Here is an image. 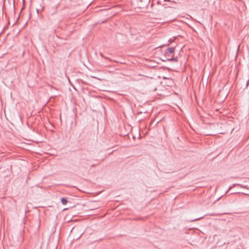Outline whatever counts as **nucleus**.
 Instances as JSON below:
<instances>
[{
  "instance_id": "nucleus-1",
  "label": "nucleus",
  "mask_w": 249,
  "mask_h": 249,
  "mask_svg": "<svg viewBox=\"0 0 249 249\" xmlns=\"http://www.w3.org/2000/svg\"><path fill=\"white\" fill-rule=\"evenodd\" d=\"M175 51V48L174 47H170L167 49L166 50V53H172Z\"/></svg>"
},
{
  "instance_id": "nucleus-2",
  "label": "nucleus",
  "mask_w": 249,
  "mask_h": 249,
  "mask_svg": "<svg viewBox=\"0 0 249 249\" xmlns=\"http://www.w3.org/2000/svg\"><path fill=\"white\" fill-rule=\"evenodd\" d=\"M61 201L63 205H66L67 203V199L66 198L62 197L61 199Z\"/></svg>"
},
{
  "instance_id": "nucleus-3",
  "label": "nucleus",
  "mask_w": 249,
  "mask_h": 249,
  "mask_svg": "<svg viewBox=\"0 0 249 249\" xmlns=\"http://www.w3.org/2000/svg\"><path fill=\"white\" fill-rule=\"evenodd\" d=\"M168 60L171 62H177L178 61L177 57H172L170 59H168Z\"/></svg>"
},
{
  "instance_id": "nucleus-4",
  "label": "nucleus",
  "mask_w": 249,
  "mask_h": 249,
  "mask_svg": "<svg viewBox=\"0 0 249 249\" xmlns=\"http://www.w3.org/2000/svg\"><path fill=\"white\" fill-rule=\"evenodd\" d=\"M57 13V9H56L55 10V11L52 15H53V14H56Z\"/></svg>"
},
{
  "instance_id": "nucleus-5",
  "label": "nucleus",
  "mask_w": 249,
  "mask_h": 249,
  "mask_svg": "<svg viewBox=\"0 0 249 249\" xmlns=\"http://www.w3.org/2000/svg\"><path fill=\"white\" fill-rule=\"evenodd\" d=\"M236 185H237V186H240V187H243L242 185H241V184H237Z\"/></svg>"
},
{
  "instance_id": "nucleus-6",
  "label": "nucleus",
  "mask_w": 249,
  "mask_h": 249,
  "mask_svg": "<svg viewBox=\"0 0 249 249\" xmlns=\"http://www.w3.org/2000/svg\"><path fill=\"white\" fill-rule=\"evenodd\" d=\"M4 115H5V117H7V116H6V110H4Z\"/></svg>"
},
{
  "instance_id": "nucleus-7",
  "label": "nucleus",
  "mask_w": 249,
  "mask_h": 249,
  "mask_svg": "<svg viewBox=\"0 0 249 249\" xmlns=\"http://www.w3.org/2000/svg\"><path fill=\"white\" fill-rule=\"evenodd\" d=\"M177 107H178L179 108V109H181V108H180V107L178 105H177Z\"/></svg>"
}]
</instances>
